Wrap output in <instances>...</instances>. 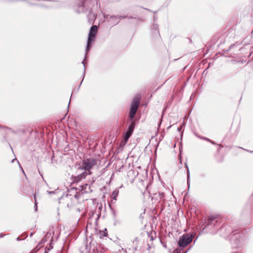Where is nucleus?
I'll return each mask as SVG.
<instances>
[{
  "label": "nucleus",
  "mask_w": 253,
  "mask_h": 253,
  "mask_svg": "<svg viewBox=\"0 0 253 253\" xmlns=\"http://www.w3.org/2000/svg\"><path fill=\"white\" fill-rule=\"evenodd\" d=\"M96 164L94 159H86L84 160L77 166V172L79 173L74 177V181L78 182L84 179L88 175H90L92 168Z\"/></svg>",
  "instance_id": "1"
},
{
  "label": "nucleus",
  "mask_w": 253,
  "mask_h": 253,
  "mask_svg": "<svg viewBox=\"0 0 253 253\" xmlns=\"http://www.w3.org/2000/svg\"><path fill=\"white\" fill-rule=\"evenodd\" d=\"M232 234L234 236L232 243V249L237 250V251L233 250L232 253H240L242 252L246 242L245 236L244 234H239V231L238 230L233 231Z\"/></svg>",
  "instance_id": "2"
},
{
  "label": "nucleus",
  "mask_w": 253,
  "mask_h": 253,
  "mask_svg": "<svg viewBox=\"0 0 253 253\" xmlns=\"http://www.w3.org/2000/svg\"><path fill=\"white\" fill-rule=\"evenodd\" d=\"M218 216L217 215H211L207 219H205L204 221L202 230L204 231L206 228L211 230L213 227H217L218 226Z\"/></svg>",
  "instance_id": "3"
},
{
  "label": "nucleus",
  "mask_w": 253,
  "mask_h": 253,
  "mask_svg": "<svg viewBox=\"0 0 253 253\" xmlns=\"http://www.w3.org/2000/svg\"><path fill=\"white\" fill-rule=\"evenodd\" d=\"M140 102V97L137 95L133 99L129 113V117L132 120L134 118L135 114L138 110Z\"/></svg>",
  "instance_id": "4"
},
{
  "label": "nucleus",
  "mask_w": 253,
  "mask_h": 253,
  "mask_svg": "<svg viewBox=\"0 0 253 253\" xmlns=\"http://www.w3.org/2000/svg\"><path fill=\"white\" fill-rule=\"evenodd\" d=\"M193 236L189 234H185L180 237L178 242L179 247L184 248L191 243L192 241Z\"/></svg>",
  "instance_id": "5"
},
{
  "label": "nucleus",
  "mask_w": 253,
  "mask_h": 253,
  "mask_svg": "<svg viewBox=\"0 0 253 253\" xmlns=\"http://www.w3.org/2000/svg\"><path fill=\"white\" fill-rule=\"evenodd\" d=\"M97 30L98 28L97 26L96 25H93L90 28L88 37V38L89 39V41L90 40V39L94 40V38L97 32Z\"/></svg>",
  "instance_id": "6"
},
{
  "label": "nucleus",
  "mask_w": 253,
  "mask_h": 253,
  "mask_svg": "<svg viewBox=\"0 0 253 253\" xmlns=\"http://www.w3.org/2000/svg\"><path fill=\"white\" fill-rule=\"evenodd\" d=\"M126 17V16L122 15H110L109 14L104 15V18L107 21H110L111 19H122Z\"/></svg>",
  "instance_id": "7"
},
{
  "label": "nucleus",
  "mask_w": 253,
  "mask_h": 253,
  "mask_svg": "<svg viewBox=\"0 0 253 253\" xmlns=\"http://www.w3.org/2000/svg\"><path fill=\"white\" fill-rule=\"evenodd\" d=\"M84 2L83 0H81V3L79 4L77 12L78 13L85 12L87 11V9L84 8Z\"/></svg>",
  "instance_id": "8"
},
{
  "label": "nucleus",
  "mask_w": 253,
  "mask_h": 253,
  "mask_svg": "<svg viewBox=\"0 0 253 253\" xmlns=\"http://www.w3.org/2000/svg\"><path fill=\"white\" fill-rule=\"evenodd\" d=\"M87 17L88 22L90 24L93 23L96 18L95 14L91 11H89V13L87 15Z\"/></svg>",
  "instance_id": "9"
},
{
  "label": "nucleus",
  "mask_w": 253,
  "mask_h": 253,
  "mask_svg": "<svg viewBox=\"0 0 253 253\" xmlns=\"http://www.w3.org/2000/svg\"><path fill=\"white\" fill-rule=\"evenodd\" d=\"M135 127V122L134 121H131L130 125H129V126L128 127V129L126 131V132L132 133L134 128Z\"/></svg>",
  "instance_id": "10"
},
{
  "label": "nucleus",
  "mask_w": 253,
  "mask_h": 253,
  "mask_svg": "<svg viewBox=\"0 0 253 253\" xmlns=\"http://www.w3.org/2000/svg\"><path fill=\"white\" fill-rule=\"evenodd\" d=\"M152 30H153V32L154 34L159 35V32L158 31V25L157 24H153L152 26Z\"/></svg>",
  "instance_id": "11"
},
{
  "label": "nucleus",
  "mask_w": 253,
  "mask_h": 253,
  "mask_svg": "<svg viewBox=\"0 0 253 253\" xmlns=\"http://www.w3.org/2000/svg\"><path fill=\"white\" fill-rule=\"evenodd\" d=\"M0 130L2 132H11L12 133H15V131L11 129L10 128L6 127H1L0 126Z\"/></svg>",
  "instance_id": "12"
},
{
  "label": "nucleus",
  "mask_w": 253,
  "mask_h": 253,
  "mask_svg": "<svg viewBox=\"0 0 253 253\" xmlns=\"http://www.w3.org/2000/svg\"><path fill=\"white\" fill-rule=\"evenodd\" d=\"M93 41H94V40H91V39H90V40L89 41V39L88 38L87 45H86V54L89 50L91 46V42H92Z\"/></svg>",
  "instance_id": "13"
},
{
  "label": "nucleus",
  "mask_w": 253,
  "mask_h": 253,
  "mask_svg": "<svg viewBox=\"0 0 253 253\" xmlns=\"http://www.w3.org/2000/svg\"><path fill=\"white\" fill-rule=\"evenodd\" d=\"M119 193V189H115L113 192H112V199L113 200L116 201L117 200V197L118 196Z\"/></svg>",
  "instance_id": "14"
},
{
  "label": "nucleus",
  "mask_w": 253,
  "mask_h": 253,
  "mask_svg": "<svg viewBox=\"0 0 253 253\" xmlns=\"http://www.w3.org/2000/svg\"><path fill=\"white\" fill-rule=\"evenodd\" d=\"M88 185L87 184H85L81 186V190L83 191V192H87V191L85 190L87 187H88Z\"/></svg>",
  "instance_id": "15"
},
{
  "label": "nucleus",
  "mask_w": 253,
  "mask_h": 253,
  "mask_svg": "<svg viewBox=\"0 0 253 253\" xmlns=\"http://www.w3.org/2000/svg\"><path fill=\"white\" fill-rule=\"evenodd\" d=\"M131 133H129V132H126V134H125V137H124V139L126 141H127V140L128 139V138L130 137V136L131 135Z\"/></svg>",
  "instance_id": "16"
},
{
  "label": "nucleus",
  "mask_w": 253,
  "mask_h": 253,
  "mask_svg": "<svg viewBox=\"0 0 253 253\" xmlns=\"http://www.w3.org/2000/svg\"><path fill=\"white\" fill-rule=\"evenodd\" d=\"M131 133H129V132H126V134H125V137H124V139L126 141H127V140L128 139V138L130 137V136L131 135Z\"/></svg>",
  "instance_id": "17"
},
{
  "label": "nucleus",
  "mask_w": 253,
  "mask_h": 253,
  "mask_svg": "<svg viewBox=\"0 0 253 253\" xmlns=\"http://www.w3.org/2000/svg\"><path fill=\"white\" fill-rule=\"evenodd\" d=\"M120 20V19H111V21H110V22H111L112 24L115 25L119 22Z\"/></svg>",
  "instance_id": "18"
},
{
  "label": "nucleus",
  "mask_w": 253,
  "mask_h": 253,
  "mask_svg": "<svg viewBox=\"0 0 253 253\" xmlns=\"http://www.w3.org/2000/svg\"><path fill=\"white\" fill-rule=\"evenodd\" d=\"M199 138H200L202 139L205 140H207L208 141H209V142H211L212 144H214V142H213L212 141H211L210 139H209L208 138H206V137H199Z\"/></svg>",
  "instance_id": "19"
},
{
  "label": "nucleus",
  "mask_w": 253,
  "mask_h": 253,
  "mask_svg": "<svg viewBox=\"0 0 253 253\" xmlns=\"http://www.w3.org/2000/svg\"><path fill=\"white\" fill-rule=\"evenodd\" d=\"M34 198H35V201L34 207H35V210L36 211L37 210V202L36 199V194L34 195Z\"/></svg>",
  "instance_id": "20"
},
{
  "label": "nucleus",
  "mask_w": 253,
  "mask_h": 253,
  "mask_svg": "<svg viewBox=\"0 0 253 253\" xmlns=\"http://www.w3.org/2000/svg\"><path fill=\"white\" fill-rule=\"evenodd\" d=\"M189 177H190V172H189V169H188V170H187V184L189 186Z\"/></svg>",
  "instance_id": "21"
},
{
  "label": "nucleus",
  "mask_w": 253,
  "mask_h": 253,
  "mask_svg": "<svg viewBox=\"0 0 253 253\" xmlns=\"http://www.w3.org/2000/svg\"><path fill=\"white\" fill-rule=\"evenodd\" d=\"M45 1H48V2H51L53 4H52V6H54L56 5V3H58V2L57 1H49V0H45Z\"/></svg>",
  "instance_id": "22"
},
{
  "label": "nucleus",
  "mask_w": 253,
  "mask_h": 253,
  "mask_svg": "<svg viewBox=\"0 0 253 253\" xmlns=\"http://www.w3.org/2000/svg\"><path fill=\"white\" fill-rule=\"evenodd\" d=\"M159 195L160 196V199H162V198L164 197V196H165L164 193L163 192H162V193L159 192Z\"/></svg>",
  "instance_id": "23"
},
{
  "label": "nucleus",
  "mask_w": 253,
  "mask_h": 253,
  "mask_svg": "<svg viewBox=\"0 0 253 253\" xmlns=\"http://www.w3.org/2000/svg\"><path fill=\"white\" fill-rule=\"evenodd\" d=\"M107 234L106 232H102L101 233V236H102V237H106V236H107Z\"/></svg>",
  "instance_id": "24"
},
{
  "label": "nucleus",
  "mask_w": 253,
  "mask_h": 253,
  "mask_svg": "<svg viewBox=\"0 0 253 253\" xmlns=\"http://www.w3.org/2000/svg\"><path fill=\"white\" fill-rule=\"evenodd\" d=\"M85 59H84V61L82 62V63L84 65V67H85ZM85 68H84V72L85 71Z\"/></svg>",
  "instance_id": "25"
},
{
  "label": "nucleus",
  "mask_w": 253,
  "mask_h": 253,
  "mask_svg": "<svg viewBox=\"0 0 253 253\" xmlns=\"http://www.w3.org/2000/svg\"><path fill=\"white\" fill-rule=\"evenodd\" d=\"M182 127V126L177 128V131H180Z\"/></svg>",
  "instance_id": "26"
},
{
  "label": "nucleus",
  "mask_w": 253,
  "mask_h": 253,
  "mask_svg": "<svg viewBox=\"0 0 253 253\" xmlns=\"http://www.w3.org/2000/svg\"><path fill=\"white\" fill-rule=\"evenodd\" d=\"M5 236V235L3 234L2 233L0 234V238L3 237Z\"/></svg>",
  "instance_id": "27"
},
{
  "label": "nucleus",
  "mask_w": 253,
  "mask_h": 253,
  "mask_svg": "<svg viewBox=\"0 0 253 253\" xmlns=\"http://www.w3.org/2000/svg\"><path fill=\"white\" fill-rule=\"evenodd\" d=\"M47 192L48 194H52V193H54V192H53V191H47Z\"/></svg>",
  "instance_id": "28"
},
{
  "label": "nucleus",
  "mask_w": 253,
  "mask_h": 253,
  "mask_svg": "<svg viewBox=\"0 0 253 253\" xmlns=\"http://www.w3.org/2000/svg\"><path fill=\"white\" fill-rule=\"evenodd\" d=\"M174 253H180V252L178 251L177 250H175L174 251Z\"/></svg>",
  "instance_id": "29"
},
{
  "label": "nucleus",
  "mask_w": 253,
  "mask_h": 253,
  "mask_svg": "<svg viewBox=\"0 0 253 253\" xmlns=\"http://www.w3.org/2000/svg\"><path fill=\"white\" fill-rule=\"evenodd\" d=\"M20 240V238H19V237L17 238V240L19 241V240Z\"/></svg>",
  "instance_id": "30"
},
{
  "label": "nucleus",
  "mask_w": 253,
  "mask_h": 253,
  "mask_svg": "<svg viewBox=\"0 0 253 253\" xmlns=\"http://www.w3.org/2000/svg\"><path fill=\"white\" fill-rule=\"evenodd\" d=\"M128 18L131 19V18H132V16H129V17H128Z\"/></svg>",
  "instance_id": "31"
},
{
  "label": "nucleus",
  "mask_w": 253,
  "mask_h": 253,
  "mask_svg": "<svg viewBox=\"0 0 253 253\" xmlns=\"http://www.w3.org/2000/svg\"><path fill=\"white\" fill-rule=\"evenodd\" d=\"M15 160H16V159L12 160V161H11V162H12V163H13V162H14V161Z\"/></svg>",
  "instance_id": "32"
},
{
  "label": "nucleus",
  "mask_w": 253,
  "mask_h": 253,
  "mask_svg": "<svg viewBox=\"0 0 253 253\" xmlns=\"http://www.w3.org/2000/svg\"><path fill=\"white\" fill-rule=\"evenodd\" d=\"M22 171H23V173L25 174V173H24V170H23V169H22Z\"/></svg>",
  "instance_id": "33"
},
{
  "label": "nucleus",
  "mask_w": 253,
  "mask_h": 253,
  "mask_svg": "<svg viewBox=\"0 0 253 253\" xmlns=\"http://www.w3.org/2000/svg\"><path fill=\"white\" fill-rule=\"evenodd\" d=\"M82 83H83V81H81V84H82ZM81 84H80V85H81Z\"/></svg>",
  "instance_id": "34"
},
{
  "label": "nucleus",
  "mask_w": 253,
  "mask_h": 253,
  "mask_svg": "<svg viewBox=\"0 0 253 253\" xmlns=\"http://www.w3.org/2000/svg\"><path fill=\"white\" fill-rule=\"evenodd\" d=\"M252 153H253V151H251Z\"/></svg>",
  "instance_id": "35"
}]
</instances>
